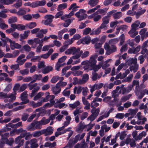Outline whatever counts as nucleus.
Returning a JSON list of instances; mask_svg holds the SVG:
<instances>
[{
  "instance_id": "1",
  "label": "nucleus",
  "mask_w": 148,
  "mask_h": 148,
  "mask_svg": "<svg viewBox=\"0 0 148 148\" xmlns=\"http://www.w3.org/2000/svg\"><path fill=\"white\" fill-rule=\"evenodd\" d=\"M66 55L72 54L73 56H77V59L81 55L83 51H80L79 48L73 47L67 49L65 52Z\"/></svg>"
},
{
  "instance_id": "2",
  "label": "nucleus",
  "mask_w": 148,
  "mask_h": 148,
  "mask_svg": "<svg viewBox=\"0 0 148 148\" xmlns=\"http://www.w3.org/2000/svg\"><path fill=\"white\" fill-rule=\"evenodd\" d=\"M137 59H131L129 61L128 65H130L129 69L131 71H133L134 73L136 72L138 69V65L137 64Z\"/></svg>"
},
{
  "instance_id": "3",
  "label": "nucleus",
  "mask_w": 148,
  "mask_h": 148,
  "mask_svg": "<svg viewBox=\"0 0 148 148\" xmlns=\"http://www.w3.org/2000/svg\"><path fill=\"white\" fill-rule=\"evenodd\" d=\"M42 126L39 121H34L27 128L28 131H34L36 130H40Z\"/></svg>"
},
{
  "instance_id": "4",
  "label": "nucleus",
  "mask_w": 148,
  "mask_h": 148,
  "mask_svg": "<svg viewBox=\"0 0 148 148\" xmlns=\"http://www.w3.org/2000/svg\"><path fill=\"white\" fill-rule=\"evenodd\" d=\"M104 48L107 51L106 54L107 55H109L116 51V47L115 45H112L110 47L109 45L106 43L104 44Z\"/></svg>"
},
{
  "instance_id": "5",
  "label": "nucleus",
  "mask_w": 148,
  "mask_h": 148,
  "mask_svg": "<svg viewBox=\"0 0 148 148\" xmlns=\"http://www.w3.org/2000/svg\"><path fill=\"white\" fill-rule=\"evenodd\" d=\"M85 12L84 10L81 9L76 13L75 15L78 18V21L82 20L87 17V15Z\"/></svg>"
},
{
  "instance_id": "6",
  "label": "nucleus",
  "mask_w": 148,
  "mask_h": 148,
  "mask_svg": "<svg viewBox=\"0 0 148 148\" xmlns=\"http://www.w3.org/2000/svg\"><path fill=\"white\" fill-rule=\"evenodd\" d=\"M27 91H25L21 94L20 98L22 101L20 103V104H25L29 102V100L27 99Z\"/></svg>"
},
{
  "instance_id": "7",
  "label": "nucleus",
  "mask_w": 148,
  "mask_h": 148,
  "mask_svg": "<svg viewBox=\"0 0 148 148\" xmlns=\"http://www.w3.org/2000/svg\"><path fill=\"white\" fill-rule=\"evenodd\" d=\"M54 18V16L51 15H47L45 16L46 20L44 21V24L46 25H49L52 26L51 23L53 21V19Z\"/></svg>"
},
{
  "instance_id": "8",
  "label": "nucleus",
  "mask_w": 148,
  "mask_h": 148,
  "mask_svg": "<svg viewBox=\"0 0 148 148\" xmlns=\"http://www.w3.org/2000/svg\"><path fill=\"white\" fill-rule=\"evenodd\" d=\"M135 141H136L134 139H131L130 137H127L125 140V143L127 145L130 144L131 147H134L136 146Z\"/></svg>"
},
{
  "instance_id": "9",
  "label": "nucleus",
  "mask_w": 148,
  "mask_h": 148,
  "mask_svg": "<svg viewBox=\"0 0 148 148\" xmlns=\"http://www.w3.org/2000/svg\"><path fill=\"white\" fill-rule=\"evenodd\" d=\"M6 132L3 130H0V136L1 137V138L0 140V142L5 143L4 139H7V138L10 135L9 133L6 132L3 134V133Z\"/></svg>"
},
{
  "instance_id": "10",
  "label": "nucleus",
  "mask_w": 148,
  "mask_h": 148,
  "mask_svg": "<svg viewBox=\"0 0 148 148\" xmlns=\"http://www.w3.org/2000/svg\"><path fill=\"white\" fill-rule=\"evenodd\" d=\"M30 11V9L29 8H21L17 12V14L19 16H23L25 15L27 12H28Z\"/></svg>"
},
{
  "instance_id": "11",
  "label": "nucleus",
  "mask_w": 148,
  "mask_h": 148,
  "mask_svg": "<svg viewBox=\"0 0 148 148\" xmlns=\"http://www.w3.org/2000/svg\"><path fill=\"white\" fill-rule=\"evenodd\" d=\"M10 47L11 49L13 50L15 49H20L21 48V45L18 43H16L14 41L12 40L10 43Z\"/></svg>"
},
{
  "instance_id": "12",
  "label": "nucleus",
  "mask_w": 148,
  "mask_h": 148,
  "mask_svg": "<svg viewBox=\"0 0 148 148\" xmlns=\"http://www.w3.org/2000/svg\"><path fill=\"white\" fill-rule=\"evenodd\" d=\"M104 113V114L101 116L99 117L98 119L97 120V122H99L102 120L104 118H107L108 117L110 114L108 113V112H106L104 113L103 111H102L100 113V115H101L103 114Z\"/></svg>"
},
{
  "instance_id": "13",
  "label": "nucleus",
  "mask_w": 148,
  "mask_h": 148,
  "mask_svg": "<svg viewBox=\"0 0 148 148\" xmlns=\"http://www.w3.org/2000/svg\"><path fill=\"white\" fill-rule=\"evenodd\" d=\"M43 134L45 136L50 135L53 133V129L51 127H47L46 129L42 130Z\"/></svg>"
},
{
  "instance_id": "14",
  "label": "nucleus",
  "mask_w": 148,
  "mask_h": 148,
  "mask_svg": "<svg viewBox=\"0 0 148 148\" xmlns=\"http://www.w3.org/2000/svg\"><path fill=\"white\" fill-rule=\"evenodd\" d=\"M58 85V84H56V86L53 87L51 89L53 93L56 95L60 93L61 90V88H59Z\"/></svg>"
},
{
  "instance_id": "15",
  "label": "nucleus",
  "mask_w": 148,
  "mask_h": 148,
  "mask_svg": "<svg viewBox=\"0 0 148 148\" xmlns=\"http://www.w3.org/2000/svg\"><path fill=\"white\" fill-rule=\"evenodd\" d=\"M85 135V134L83 133L81 135H80V134H78L76 135L74 139L73 143L75 144L78 140H82L84 137Z\"/></svg>"
},
{
  "instance_id": "16",
  "label": "nucleus",
  "mask_w": 148,
  "mask_h": 148,
  "mask_svg": "<svg viewBox=\"0 0 148 148\" xmlns=\"http://www.w3.org/2000/svg\"><path fill=\"white\" fill-rule=\"evenodd\" d=\"M91 38L90 37L87 36L80 40L82 43L83 44H88L90 42Z\"/></svg>"
},
{
  "instance_id": "17",
  "label": "nucleus",
  "mask_w": 148,
  "mask_h": 148,
  "mask_svg": "<svg viewBox=\"0 0 148 148\" xmlns=\"http://www.w3.org/2000/svg\"><path fill=\"white\" fill-rule=\"evenodd\" d=\"M87 62V64L89 65L90 67H92L96 64L97 61L94 57L92 56L90 58L89 60Z\"/></svg>"
},
{
  "instance_id": "18",
  "label": "nucleus",
  "mask_w": 148,
  "mask_h": 148,
  "mask_svg": "<svg viewBox=\"0 0 148 148\" xmlns=\"http://www.w3.org/2000/svg\"><path fill=\"white\" fill-rule=\"evenodd\" d=\"M16 93L13 92L8 94L7 98H10L9 102H11L15 100L16 99Z\"/></svg>"
},
{
  "instance_id": "19",
  "label": "nucleus",
  "mask_w": 148,
  "mask_h": 148,
  "mask_svg": "<svg viewBox=\"0 0 148 148\" xmlns=\"http://www.w3.org/2000/svg\"><path fill=\"white\" fill-rule=\"evenodd\" d=\"M90 16L93 18V20L95 22L98 21L101 18V16L99 15L97 12H96L91 14Z\"/></svg>"
},
{
  "instance_id": "20",
  "label": "nucleus",
  "mask_w": 148,
  "mask_h": 148,
  "mask_svg": "<svg viewBox=\"0 0 148 148\" xmlns=\"http://www.w3.org/2000/svg\"><path fill=\"white\" fill-rule=\"evenodd\" d=\"M31 147L32 148H36L38 147V145L37 143V139L34 138L30 140Z\"/></svg>"
},
{
  "instance_id": "21",
  "label": "nucleus",
  "mask_w": 148,
  "mask_h": 148,
  "mask_svg": "<svg viewBox=\"0 0 148 148\" xmlns=\"http://www.w3.org/2000/svg\"><path fill=\"white\" fill-rule=\"evenodd\" d=\"M88 75L87 74H85L83 75L82 80H80L78 83L80 84H84L88 80Z\"/></svg>"
},
{
  "instance_id": "22",
  "label": "nucleus",
  "mask_w": 148,
  "mask_h": 148,
  "mask_svg": "<svg viewBox=\"0 0 148 148\" xmlns=\"http://www.w3.org/2000/svg\"><path fill=\"white\" fill-rule=\"evenodd\" d=\"M100 110L99 108H93L90 110V112L97 117L98 116Z\"/></svg>"
},
{
  "instance_id": "23",
  "label": "nucleus",
  "mask_w": 148,
  "mask_h": 148,
  "mask_svg": "<svg viewBox=\"0 0 148 148\" xmlns=\"http://www.w3.org/2000/svg\"><path fill=\"white\" fill-rule=\"evenodd\" d=\"M140 23V21L139 20H137L131 25V29L134 30L137 29Z\"/></svg>"
},
{
  "instance_id": "24",
  "label": "nucleus",
  "mask_w": 148,
  "mask_h": 148,
  "mask_svg": "<svg viewBox=\"0 0 148 148\" xmlns=\"http://www.w3.org/2000/svg\"><path fill=\"white\" fill-rule=\"evenodd\" d=\"M116 135H118V138L119 136L120 139L121 140H123L126 137L127 134H126L125 132L123 131L121 132H118L116 134Z\"/></svg>"
},
{
  "instance_id": "25",
  "label": "nucleus",
  "mask_w": 148,
  "mask_h": 148,
  "mask_svg": "<svg viewBox=\"0 0 148 148\" xmlns=\"http://www.w3.org/2000/svg\"><path fill=\"white\" fill-rule=\"evenodd\" d=\"M29 32L30 31L29 30L25 31L23 35H21L20 40L21 41L27 38L28 36Z\"/></svg>"
},
{
  "instance_id": "26",
  "label": "nucleus",
  "mask_w": 148,
  "mask_h": 148,
  "mask_svg": "<svg viewBox=\"0 0 148 148\" xmlns=\"http://www.w3.org/2000/svg\"><path fill=\"white\" fill-rule=\"evenodd\" d=\"M128 33L130 35L131 37L134 38L138 34V32L136 30L131 29Z\"/></svg>"
},
{
  "instance_id": "27",
  "label": "nucleus",
  "mask_w": 148,
  "mask_h": 148,
  "mask_svg": "<svg viewBox=\"0 0 148 148\" xmlns=\"http://www.w3.org/2000/svg\"><path fill=\"white\" fill-rule=\"evenodd\" d=\"M5 144H6L10 145H12L14 141L13 138H10L9 139H4Z\"/></svg>"
},
{
  "instance_id": "28",
  "label": "nucleus",
  "mask_w": 148,
  "mask_h": 148,
  "mask_svg": "<svg viewBox=\"0 0 148 148\" xmlns=\"http://www.w3.org/2000/svg\"><path fill=\"white\" fill-rule=\"evenodd\" d=\"M41 126L42 125H45L48 123L50 122V119H46L45 117H43L41 120L39 121Z\"/></svg>"
},
{
  "instance_id": "29",
  "label": "nucleus",
  "mask_w": 148,
  "mask_h": 148,
  "mask_svg": "<svg viewBox=\"0 0 148 148\" xmlns=\"http://www.w3.org/2000/svg\"><path fill=\"white\" fill-rule=\"evenodd\" d=\"M81 108H77L73 112V114L75 116H78L77 115L82 113L83 111L81 110Z\"/></svg>"
},
{
  "instance_id": "30",
  "label": "nucleus",
  "mask_w": 148,
  "mask_h": 148,
  "mask_svg": "<svg viewBox=\"0 0 148 148\" xmlns=\"http://www.w3.org/2000/svg\"><path fill=\"white\" fill-rule=\"evenodd\" d=\"M74 19V18H72L70 19H66V21H65V22L63 24L64 27H68Z\"/></svg>"
},
{
  "instance_id": "31",
  "label": "nucleus",
  "mask_w": 148,
  "mask_h": 148,
  "mask_svg": "<svg viewBox=\"0 0 148 148\" xmlns=\"http://www.w3.org/2000/svg\"><path fill=\"white\" fill-rule=\"evenodd\" d=\"M52 69L53 68L51 66H47L42 70V72L44 74H47L52 71Z\"/></svg>"
},
{
  "instance_id": "32",
  "label": "nucleus",
  "mask_w": 148,
  "mask_h": 148,
  "mask_svg": "<svg viewBox=\"0 0 148 148\" xmlns=\"http://www.w3.org/2000/svg\"><path fill=\"white\" fill-rule=\"evenodd\" d=\"M102 64V62H100L98 65H95L93 66L92 67V69L93 70L94 72H95L97 71L99 69H100L101 66V65Z\"/></svg>"
},
{
  "instance_id": "33",
  "label": "nucleus",
  "mask_w": 148,
  "mask_h": 148,
  "mask_svg": "<svg viewBox=\"0 0 148 148\" xmlns=\"http://www.w3.org/2000/svg\"><path fill=\"white\" fill-rule=\"evenodd\" d=\"M33 82L32 81L29 82L28 84V86L29 87V89L30 90H32V89H34L37 87H39L37 86L38 84L36 83L32 84V83Z\"/></svg>"
},
{
  "instance_id": "34",
  "label": "nucleus",
  "mask_w": 148,
  "mask_h": 148,
  "mask_svg": "<svg viewBox=\"0 0 148 148\" xmlns=\"http://www.w3.org/2000/svg\"><path fill=\"white\" fill-rule=\"evenodd\" d=\"M42 77V76L40 74H35L32 77V78L33 79V80L32 81L34 82H36V80H40Z\"/></svg>"
},
{
  "instance_id": "35",
  "label": "nucleus",
  "mask_w": 148,
  "mask_h": 148,
  "mask_svg": "<svg viewBox=\"0 0 148 148\" xmlns=\"http://www.w3.org/2000/svg\"><path fill=\"white\" fill-rule=\"evenodd\" d=\"M122 13L120 12H116L113 14V16L114 19H118L121 17Z\"/></svg>"
},
{
  "instance_id": "36",
  "label": "nucleus",
  "mask_w": 148,
  "mask_h": 148,
  "mask_svg": "<svg viewBox=\"0 0 148 148\" xmlns=\"http://www.w3.org/2000/svg\"><path fill=\"white\" fill-rule=\"evenodd\" d=\"M138 111L137 109H130L128 110V113L131 115L132 117H133Z\"/></svg>"
},
{
  "instance_id": "37",
  "label": "nucleus",
  "mask_w": 148,
  "mask_h": 148,
  "mask_svg": "<svg viewBox=\"0 0 148 148\" xmlns=\"http://www.w3.org/2000/svg\"><path fill=\"white\" fill-rule=\"evenodd\" d=\"M98 2L99 0H90L88 4L92 7L96 5Z\"/></svg>"
},
{
  "instance_id": "38",
  "label": "nucleus",
  "mask_w": 148,
  "mask_h": 148,
  "mask_svg": "<svg viewBox=\"0 0 148 148\" xmlns=\"http://www.w3.org/2000/svg\"><path fill=\"white\" fill-rule=\"evenodd\" d=\"M42 130L40 131H38L34 132L32 136L33 137L38 138L42 134H43V132Z\"/></svg>"
},
{
  "instance_id": "39",
  "label": "nucleus",
  "mask_w": 148,
  "mask_h": 148,
  "mask_svg": "<svg viewBox=\"0 0 148 148\" xmlns=\"http://www.w3.org/2000/svg\"><path fill=\"white\" fill-rule=\"evenodd\" d=\"M37 26L36 23L35 22H31L26 25V26L29 28L32 29Z\"/></svg>"
},
{
  "instance_id": "40",
  "label": "nucleus",
  "mask_w": 148,
  "mask_h": 148,
  "mask_svg": "<svg viewBox=\"0 0 148 148\" xmlns=\"http://www.w3.org/2000/svg\"><path fill=\"white\" fill-rule=\"evenodd\" d=\"M80 104V103L79 101H77L73 103L69 104V106L70 108L73 109L76 108L77 106L79 105Z\"/></svg>"
},
{
  "instance_id": "41",
  "label": "nucleus",
  "mask_w": 148,
  "mask_h": 148,
  "mask_svg": "<svg viewBox=\"0 0 148 148\" xmlns=\"http://www.w3.org/2000/svg\"><path fill=\"white\" fill-rule=\"evenodd\" d=\"M140 53L142 55H145V58H146L148 55V51L146 48H143L141 47V50Z\"/></svg>"
},
{
  "instance_id": "42",
  "label": "nucleus",
  "mask_w": 148,
  "mask_h": 148,
  "mask_svg": "<svg viewBox=\"0 0 148 148\" xmlns=\"http://www.w3.org/2000/svg\"><path fill=\"white\" fill-rule=\"evenodd\" d=\"M85 127V126L82 124V122H80L79 123L78 127L76 129V131L78 132L82 131Z\"/></svg>"
},
{
  "instance_id": "43",
  "label": "nucleus",
  "mask_w": 148,
  "mask_h": 148,
  "mask_svg": "<svg viewBox=\"0 0 148 148\" xmlns=\"http://www.w3.org/2000/svg\"><path fill=\"white\" fill-rule=\"evenodd\" d=\"M22 1L21 0H18L16 3L13 5V7L18 8L22 6Z\"/></svg>"
},
{
  "instance_id": "44",
  "label": "nucleus",
  "mask_w": 148,
  "mask_h": 148,
  "mask_svg": "<svg viewBox=\"0 0 148 148\" xmlns=\"http://www.w3.org/2000/svg\"><path fill=\"white\" fill-rule=\"evenodd\" d=\"M119 45L121 46L122 45L125 40V37L123 34H121L119 38Z\"/></svg>"
},
{
  "instance_id": "45",
  "label": "nucleus",
  "mask_w": 148,
  "mask_h": 148,
  "mask_svg": "<svg viewBox=\"0 0 148 148\" xmlns=\"http://www.w3.org/2000/svg\"><path fill=\"white\" fill-rule=\"evenodd\" d=\"M131 96V94H130L128 95L123 96L121 99V102H125L126 101L128 100Z\"/></svg>"
},
{
  "instance_id": "46",
  "label": "nucleus",
  "mask_w": 148,
  "mask_h": 148,
  "mask_svg": "<svg viewBox=\"0 0 148 148\" xmlns=\"http://www.w3.org/2000/svg\"><path fill=\"white\" fill-rule=\"evenodd\" d=\"M1 39L3 42V47H4L6 45L7 42H9L10 43L12 41L10 39H9L8 37H5V38H1Z\"/></svg>"
},
{
  "instance_id": "47",
  "label": "nucleus",
  "mask_w": 148,
  "mask_h": 148,
  "mask_svg": "<svg viewBox=\"0 0 148 148\" xmlns=\"http://www.w3.org/2000/svg\"><path fill=\"white\" fill-rule=\"evenodd\" d=\"M100 7V6L99 5H98L95 7L88 10L87 11V13L88 14H90L92 13H93Z\"/></svg>"
},
{
  "instance_id": "48",
  "label": "nucleus",
  "mask_w": 148,
  "mask_h": 148,
  "mask_svg": "<svg viewBox=\"0 0 148 148\" xmlns=\"http://www.w3.org/2000/svg\"><path fill=\"white\" fill-rule=\"evenodd\" d=\"M73 42V39L71 38V39H69L66 40L64 42V44L66 47L68 48V46L71 44Z\"/></svg>"
},
{
  "instance_id": "49",
  "label": "nucleus",
  "mask_w": 148,
  "mask_h": 148,
  "mask_svg": "<svg viewBox=\"0 0 148 148\" xmlns=\"http://www.w3.org/2000/svg\"><path fill=\"white\" fill-rule=\"evenodd\" d=\"M107 10H108L106 8H105L103 9H100L97 10L96 12H97L98 14H100L104 15L106 13Z\"/></svg>"
},
{
  "instance_id": "50",
  "label": "nucleus",
  "mask_w": 148,
  "mask_h": 148,
  "mask_svg": "<svg viewBox=\"0 0 148 148\" xmlns=\"http://www.w3.org/2000/svg\"><path fill=\"white\" fill-rule=\"evenodd\" d=\"M110 17L108 16H107L103 17L102 19L103 22L108 24L109 23V21L110 19Z\"/></svg>"
},
{
  "instance_id": "51",
  "label": "nucleus",
  "mask_w": 148,
  "mask_h": 148,
  "mask_svg": "<svg viewBox=\"0 0 148 148\" xmlns=\"http://www.w3.org/2000/svg\"><path fill=\"white\" fill-rule=\"evenodd\" d=\"M138 132L136 131H134L133 132L132 135V137L136 141H137L138 140V135L137 136Z\"/></svg>"
},
{
  "instance_id": "52",
  "label": "nucleus",
  "mask_w": 148,
  "mask_h": 148,
  "mask_svg": "<svg viewBox=\"0 0 148 148\" xmlns=\"http://www.w3.org/2000/svg\"><path fill=\"white\" fill-rule=\"evenodd\" d=\"M17 18L15 16H13L10 18L8 20V23L10 24L16 22L17 21Z\"/></svg>"
},
{
  "instance_id": "53",
  "label": "nucleus",
  "mask_w": 148,
  "mask_h": 148,
  "mask_svg": "<svg viewBox=\"0 0 148 148\" xmlns=\"http://www.w3.org/2000/svg\"><path fill=\"white\" fill-rule=\"evenodd\" d=\"M97 117L92 114L90 115L87 118V120L88 121H90V123L94 121Z\"/></svg>"
},
{
  "instance_id": "54",
  "label": "nucleus",
  "mask_w": 148,
  "mask_h": 148,
  "mask_svg": "<svg viewBox=\"0 0 148 148\" xmlns=\"http://www.w3.org/2000/svg\"><path fill=\"white\" fill-rule=\"evenodd\" d=\"M69 88H66L63 92L62 94L63 95L66 97H67L69 96L70 95L71 92L69 90H67V89Z\"/></svg>"
},
{
  "instance_id": "55",
  "label": "nucleus",
  "mask_w": 148,
  "mask_h": 148,
  "mask_svg": "<svg viewBox=\"0 0 148 148\" xmlns=\"http://www.w3.org/2000/svg\"><path fill=\"white\" fill-rule=\"evenodd\" d=\"M119 41L118 38H114L111 39L109 41V43L110 44H115L117 43Z\"/></svg>"
},
{
  "instance_id": "56",
  "label": "nucleus",
  "mask_w": 148,
  "mask_h": 148,
  "mask_svg": "<svg viewBox=\"0 0 148 148\" xmlns=\"http://www.w3.org/2000/svg\"><path fill=\"white\" fill-rule=\"evenodd\" d=\"M40 87H37L36 88L34 89L32 91V92L30 95L31 97H34L36 94L37 91L39 89Z\"/></svg>"
},
{
  "instance_id": "57",
  "label": "nucleus",
  "mask_w": 148,
  "mask_h": 148,
  "mask_svg": "<svg viewBox=\"0 0 148 148\" xmlns=\"http://www.w3.org/2000/svg\"><path fill=\"white\" fill-rule=\"evenodd\" d=\"M77 56H73L71 57L70 59H69L68 62L66 63L67 65H69L72 63L73 62V59H77Z\"/></svg>"
},
{
  "instance_id": "58",
  "label": "nucleus",
  "mask_w": 148,
  "mask_h": 148,
  "mask_svg": "<svg viewBox=\"0 0 148 148\" xmlns=\"http://www.w3.org/2000/svg\"><path fill=\"white\" fill-rule=\"evenodd\" d=\"M23 18L25 20L29 21L31 20L32 18V15L30 14H27L24 15L23 17Z\"/></svg>"
},
{
  "instance_id": "59",
  "label": "nucleus",
  "mask_w": 148,
  "mask_h": 148,
  "mask_svg": "<svg viewBox=\"0 0 148 148\" xmlns=\"http://www.w3.org/2000/svg\"><path fill=\"white\" fill-rule=\"evenodd\" d=\"M56 84H58V86L59 88H61V87H63L66 86L67 84V83L66 82H63L60 81L58 82Z\"/></svg>"
},
{
  "instance_id": "60",
  "label": "nucleus",
  "mask_w": 148,
  "mask_h": 148,
  "mask_svg": "<svg viewBox=\"0 0 148 148\" xmlns=\"http://www.w3.org/2000/svg\"><path fill=\"white\" fill-rule=\"evenodd\" d=\"M44 95V93L42 92H39L35 96L34 98V100H37L38 99L42 96Z\"/></svg>"
},
{
  "instance_id": "61",
  "label": "nucleus",
  "mask_w": 148,
  "mask_h": 148,
  "mask_svg": "<svg viewBox=\"0 0 148 148\" xmlns=\"http://www.w3.org/2000/svg\"><path fill=\"white\" fill-rule=\"evenodd\" d=\"M88 115V113L87 112H83L80 116V119L82 120H83L86 118Z\"/></svg>"
},
{
  "instance_id": "62",
  "label": "nucleus",
  "mask_w": 148,
  "mask_h": 148,
  "mask_svg": "<svg viewBox=\"0 0 148 148\" xmlns=\"http://www.w3.org/2000/svg\"><path fill=\"white\" fill-rule=\"evenodd\" d=\"M147 134L146 133L145 131H143L138 135V140H140L143 137L145 136Z\"/></svg>"
},
{
  "instance_id": "63",
  "label": "nucleus",
  "mask_w": 148,
  "mask_h": 148,
  "mask_svg": "<svg viewBox=\"0 0 148 148\" xmlns=\"http://www.w3.org/2000/svg\"><path fill=\"white\" fill-rule=\"evenodd\" d=\"M59 77L58 76L53 77L51 79V82L52 83H56L59 79Z\"/></svg>"
},
{
  "instance_id": "64",
  "label": "nucleus",
  "mask_w": 148,
  "mask_h": 148,
  "mask_svg": "<svg viewBox=\"0 0 148 148\" xmlns=\"http://www.w3.org/2000/svg\"><path fill=\"white\" fill-rule=\"evenodd\" d=\"M88 146L87 143H86L85 140L82 141L80 144L79 148H86Z\"/></svg>"
}]
</instances>
